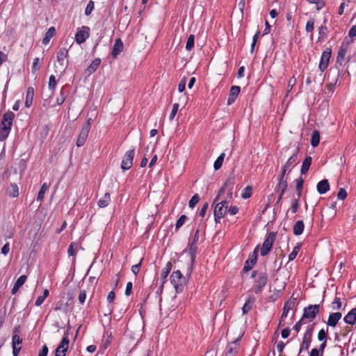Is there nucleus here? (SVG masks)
<instances>
[{
	"label": "nucleus",
	"instance_id": "nucleus-1",
	"mask_svg": "<svg viewBox=\"0 0 356 356\" xmlns=\"http://www.w3.org/2000/svg\"><path fill=\"white\" fill-rule=\"evenodd\" d=\"M68 56V49L65 47H62L57 53L56 58L58 65H55L56 72H59L60 75L64 74L66 67L68 65V60H67Z\"/></svg>",
	"mask_w": 356,
	"mask_h": 356
},
{
	"label": "nucleus",
	"instance_id": "nucleus-2",
	"mask_svg": "<svg viewBox=\"0 0 356 356\" xmlns=\"http://www.w3.org/2000/svg\"><path fill=\"white\" fill-rule=\"evenodd\" d=\"M228 201L227 200H222L215 203L214 218L216 223L220 222V219L222 218L227 211Z\"/></svg>",
	"mask_w": 356,
	"mask_h": 356
},
{
	"label": "nucleus",
	"instance_id": "nucleus-3",
	"mask_svg": "<svg viewBox=\"0 0 356 356\" xmlns=\"http://www.w3.org/2000/svg\"><path fill=\"white\" fill-rule=\"evenodd\" d=\"M170 282L177 293H181L184 289L185 279L179 270L174 271L170 275Z\"/></svg>",
	"mask_w": 356,
	"mask_h": 356
},
{
	"label": "nucleus",
	"instance_id": "nucleus-4",
	"mask_svg": "<svg viewBox=\"0 0 356 356\" xmlns=\"http://www.w3.org/2000/svg\"><path fill=\"white\" fill-rule=\"evenodd\" d=\"M319 312L318 305H311L304 309L302 318L305 321L310 322L315 318L316 314Z\"/></svg>",
	"mask_w": 356,
	"mask_h": 356
},
{
	"label": "nucleus",
	"instance_id": "nucleus-5",
	"mask_svg": "<svg viewBox=\"0 0 356 356\" xmlns=\"http://www.w3.org/2000/svg\"><path fill=\"white\" fill-rule=\"evenodd\" d=\"M275 232H270L267 236L266 238L265 239L262 247L261 248V256H266L268 254V253L271 250L272 245L275 241Z\"/></svg>",
	"mask_w": 356,
	"mask_h": 356
},
{
	"label": "nucleus",
	"instance_id": "nucleus-6",
	"mask_svg": "<svg viewBox=\"0 0 356 356\" xmlns=\"http://www.w3.org/2000/svg\"><path fill=\"white\" fill-rule=\"evenodd\" d=\"M134 149L127 151L124 155L121 163V169L123 171L130 169L133 165V160L134 158Z\"/></svg>",
	"mask_w": 356,
	"mask_h": 356
},
{
	"label": "nucleus",
	"instance_id": "nucleus-7",
	"mask_svg": "<svg viewBox=\"0 0 356 356\" xmlns=\"http://www.w3.org/2000/svg\"><path fill=\"white\" fill-rule=\"evenodd\" d=\"M314 325H309L303 337L302 342L300 346L299 353H300L303 350H307L310 346V343L312 341V337L313 334Z\"/></svg>",
	"mask_w": 356,
	"mask_h": 356
},
{
	"label": "nucleus",
	"instance_id": "nucleus-8",
	"mask_svg": "<svg viewBox=\"0 0 356 356\" xmlns=\"http://www.w3.org/2000/svg\"><path fill=\"white\" fill-rule=\"evenodd\" d=\"M348 45H349L348 42H342L341 45L339 49L337 57V62H336L337 66H338V65L342 66L343 65V63L345 62V56L348 51Z\"/></svg>",
	"mask_w": 356,
	"mask_h": 356
},
{
	"label": "nucleus",
	"instance_id": "nucleus-9",
	"mask_svg": "<svg viewBox=\"0 0 356 356\" xmlns=\"http://www.w3.org/2000/svg\"><path fill=\"white\" fill-rule=\"evenodd\" d=\"M69 342L67 334H66L59 346L56 348L55 356H65V353L68 349Z\"/></svg>",
	"mask_w": 356,
	"mask_h": 356
},
{
	"label": "nucleus",
	"instance_id": "nucleus-10",
	"mask_svg": "<svg viewBox=\"0 0 356 356\" xmlns=\"http://www.w3.org/2000/svg\"><path fill=\"white\" fill-rule=\"evenodd\" d=\"M331 57V49H327L325 50L321 56V61L318 65V68L321 72H323L327 67L330 59Z\"/></svg>",
	"mask_w": 356,
	"mask_h": 356
},
{
	"label": "nucleus",
	"instance_id": "nucleus-11",
	"mask_svg": "<svg viewBox=\"0 0 356 356\" xmlns=\"http://www.w3.org/2000/svg\"><path fill=\"white\" fill-rule=\"evenodd\" d=\"M199 241V229H197L193 237V240L192 243L190 244V248L188 249V252L191 256V265H193L195 259V253L197 250V246L195 245L196 243Z\"/></svg>",
	"mask_w": 356,
	"mask_h": 356
},
{
	"label": "nucleus",
	"instance_id": "nucleus-12",
	"mask_svg": "<svg viewBox=\"0 0 356 356\" xmlns=\"http://www.w3.org/2000/svg\"><path fill=\"white\" fill-rule=\"evenodd\" d=\"M90 29L88 26H83L81 30H79L76 34L75 40L79 44L84 42L89 37Z\"/></svg>",
	"mask_w": 356,
	"mask_h": 356
},
{
	"label": "nucleus",
	"instance_id": "nucleus-13",
	"mask_svg": "<svg viewBox=\"0 0 356 356\" xmlns=\"http://www.w3.org/2000/svg\"><path fill=\"white\" fill-rule=\"evenodd\" d=\"M15 117V114L13 112H7L6 113L1 121V127L3 128H6V129H10L13 118Z\"/></svg>",
	"mask_w": 356,
	"mask_h": 356
},
{
	"label": "nucleus",
	"instance_id": "nucleus-14",
	"mask_svg": "<svg viewBox=\"0 0 356 356\" xmlns=\"http://www.w3.org/2000/svg\"><path fill=\"white\" fill-rule=\"evenodd\" d=\"M257 249H255L252 254L249 256V258L245 261L243 267V271L248 272L252 268L253 266L255 264L257 261Z\"/></svg>",
	"mask_w": 356,
	"mask_h": 356
},
{
	"label": "nucleus",
	"instance_id": "nucleus-15",
	"mask_svg": "<svg viewBox=\"0 0 356 356\" xmlns=\"http://www.w3.org/2000/svg\"><path fill=\"white\" fill-rule=\"evenodd\" d=\"M89 131H90V130L88 129V125L86 127H82L81 132L79 135V137H78L77 141H76V145L78 147H81L85 144L86 140L88 138Z\"/></svg>",
	"mask_w": 356,
	"mask_h": 356
},
{
	"label": "nucleus",
	"instance_id": "nucleus-16",
	"mask_svg": "<svg viewBox=\"0 0 356 356\" xmlns=\"http://www.w3.org/2000/svg\"><path fill=\"white\" fill-rule=\"evenodd\" d=\"M240 90H241V88L239 86H232L230 91H229V97L227 99V105H231L235 102L237 96L238 95V94L240 92Z\"/></svg>",
	"mask_w": 356,
	"mask_h": 356
},
{
	"label": "nucleus",
	"instance_id": "nucleus-17",
	"mask_svg": "<svg viewBox=\"0 0 356 356\" xmlns=\"http://www.w3.org/2000/svg\"><path fill=\"white\" fill-rule=\"evenodd\" d=\"M316 190L319 194H325L330 190V184L327 179H323L317 184Z\"/></svg>",
	"mask_w": 356,
	"mask_h": 356
},
{
	"label": "nucleus",
	"instance_id": "nucleus-18",
	"mask_svg": "<svg viewBox=\"0 0 356 356\" xmlns=\"http://www.w3.org/2000/svg\"><path fill=\"white\" fill-rule=\"evenodd\" d=\"M342 315L340 312H334L330 314L327 325L331 327H335L338 323L339 321L341 319Z\"/></svg>",
	"mask_w": 356,
	"mask_h": 356
},
{
	"label": "nucleus",
	"instance_id": "nucleus-19",
	"mask_svg": "<svg viewBox=\"0 0 356 356\" xmlns=\"http://www.w3.org/2000/svg\"><path fill=\"white\" fill-rule=\"evenodd\" d=\"M100 63V58H97L94 59L91 64L86 70V74H87V76H90L92 73H94L97 70V67L99 66Z\"/></svg>",
	"mask_w": 356,
	"mask_h": 356
},
{
	"label": "nucleus",
	"instance_id": "nucleus-20",
	"mask_svg": "<svg viewBox=\"0 0 356 356\" xmlns=\"http://www.w3.org/2000/svg\"><path fill=\"white\" fill-rule=\"evenodd\" d=\"M343 320L347 324L354 325L356 323V308L351 309Z\"/></svg>",
	"mask_w": 356,
	"mask_h": 356
},
{
	"label": "nucleus",
	"instance_id": "nucleus-21",
	"mask_svg": "<svg viewBox=\"0 0 356 356\" xmlns=\"http://www.w3.org/2000/svg\"><path fill=\"white\" fill-rule=\"evenodd\" d=\"M232 177H229L226 181L225 182V184H223V186H222V188L220 189V191H218V195L216 196V197L215 198L214 201H213V204L218 202L219 200V198H220V196L223 194L225 193V191L226 190L228 189L229 188V186L232 185Z\"/></svg>",
	"mask_w": 356,
	"mask_h": 356
},
{
	"label": "nucleus",
	"instance_id": "nucleus-22",
	"mask_svg": "<svg viewBox=\"0 0 356 356\" xmlns=\"http://www.w3.org/2000/svg\"><path fill=\"white\" fill-rule=\"evenodd\" d=\"M123 49V44L120 39H117L115 42L114 46L112 50V56L116 57Z\"/></svg>",
	"mask_w": 356,
	"mask_h": 356
},
{
	"label": "nucleus",
	"instance_id": "nucleus-23",
	"mask_svg": "<svg viewBox=\"0 0 356 356\" xmlns=\"http://www.w3.org/2000/svg\"><path fill=\"white\" fill-rule=\"evenodd\" d=\"M171 268H172L171 262H168L166 264V266L163 268L161 273V279L162 280V286L166 282L167 277H168V274L170 273Z\"/></svg>",
	"mask_w": 356,
	"mask_h": 356
},
{
	"label": "nucleus",
	"instance_id": "nucleus-24",
	"mask_svg": "<svg viewBox=\"0 0 356 356\" xmlns=\"http://www.w3.org/2000/svg\"><path fill=\"white\" fill-rule=\"evenodd\" d=\"M111 201V196L109 193H106L104 196L99 200L97 202V205L100 208H104L108 205Z\"/></svg>",
	"mask_w": 356,
	"mask_h": 356
},
{
	"label": "nucleus",
	"instance_id": "nucleus-25",
	"mask_svg": "<svg viewBox=\"0 0 356 356\" xmlns=\"http://www.w3.org/2000/svg\"><path fill=\"white\" fill-rule=\"evenodd\" d=\"M236 343L237 341H233L227 346V352L225 356H235L236 355Z\"/></svg>",
	"mask_w": 356,
	"mask_h": 356
},
{
	"label": "nucleus",
	"instance_id": "nucleus-26",
	"mask_svg": "<svg viewBox=\"0 0 356 356\" xmlns=\"http://www.w3.org/2000/svg\"><path fill=\"white\" fill-rule=\"evenodd\" d=\"M304 222L302 220H298L293 228V234L296 236L300 235L304 230Z\"/></svg>",
	"mask_w": 356,
	"mask_h": 356
},
{
	"label": "nucleus",
	"instance_id": "nucleus-27",
	"mask_svg": "<svg viewBox=\"0 0 356 356\" xmlns=\"http://www.w3.org/2000/svg\"><path fill=\"white\" fill-rule=\"evenodd\" d=\"M312 158L311 156H307L305 159L302 162V165L301 167V174H306L312 164Z\"/></svg>",
	"mask_w": 356,
	"mask_h": 356
},
{
	"label": "nucleus",
	"instance_id": "nucleus-28",
	"mask_svg": "<svg viewBox=\"0 0 356 356\" xmlns=\"http://www.w3.org/2000/svg\"><path fill=\"white\" fill-rule=\"evenodd\" d=\"M56 33V29L54 27H50L47 31L45 33V35L42 40V43L44 44H47L51 38L55 35Z\"/></svg>",
	"mask_w": 356,
	"mask_h": 356
},
{
	"label": "nucleus",
	"instance_id": "nucleus-29",
	"mask_svg": "<svg viewBox=\"0 0 356 356\" xmlns=\"http://www.w3.org/2000/svg\"><path fill=\"white\" fill-rule=\"evenodd\" d=\"M254 302V297H249L246 300V301H245V304H244V305H243V307L242 308V311H243V314H246L251 309Z\"/></svg>",
	"mask_w": 356,
	"mask_h": 356
},
{
	"label": "nucleus",
	"instance_id": "nucleus-30",
	"mask_svg": "<svg viewBox=\"0 0 356 356\" xmlns=\"http://www.w3.org/2000/svg\"><path fill=\"white\" fill-rule=\"evenodd\" d=\"M34 95V90L32 87H29L26 92V97L25 101V105L26 107H29L33 102Z\"/></svg>",
	"mask_w": 356,
	"mask_h": 356
},
{
	"label": "nucleus",
	"instance_id": "nucleus-31",
	"mask_svg": "<svg viewBox=\"0 0 356 356\" xmlns=\"http://www.w3.org/2000/svg\"><path fill=\"white\" fill-rule=\"evenodd\" d=\"M267 281H268L267 274L266 273H261L259 274L258 278L256 280L255 284L259 286H261V287H264L266 284Z\"/></svg>",
	"mask_w": 356,
	"mask_h": 356
},
{
	"label": "nucleus",
	"instance_id": "nucleus-32",
	"mask_svg": "<svg viewBox=\"0 0 356 356\" xmlns=\"http://www.w3.org/2000/svg\"><path fill=\"white\" fill-rule=\"evenodd\" d=\"M8 193L10 197H17L19 195V189L17 184H11L8 188Z\"/></svg>",
	"mask_w": 356,
	"mask_h": 356
},
{
	"label": "nucleus",
	"instance_id": "nucleus-33",
	"mask_svg": "<svg viewBox=\"0 0 356 356\" xmlns=\"http://www.w3.org/2000/svg\"><path fill=\"white\" fill-rule=\"evenodd\" d=\"M320 142V134L317 130L312 132L311 145L314 147L318 145Z\"/></svg>",
	"mask_w": 356,
	"mask_h": 356
},
{
	"label": "nucleus",
	"instance_id": "nucleus-34",
	"mask_svg": "<svg viewBox=\"0 0 356 356\" xmlns=\"http://www.w3.org/2000/svg\"><path fill=\"white\" fill-rule=\"evenodd\" d=\"M298 153V149L297 148L296 152L293 154V155H291L289 157V159L287 160V161L283 166V167H284V168L288 169L294 162H296V161L297 159Z\"/></svg>",
	"mask_w": 356,
	"mask_h": 356
},
{
	"label": "nucleus",
	"instance_id": "nucleus-35",
	"mask_svg": "<svg viewBox=\"0 0 356 356\" xmlns=\"http://www.w3.org/2000/svg\"><path fill=\"white\" fill-rule=\"evenodd\" d=\"M298 302L296 298H291L284 303V307L289 310H291L298 305Z\"/></svg>",
	"mask_w": 356,
	"mask_h": 356
},
{
	"label": "nucleus",
	"instance_id": "nucleus-36",
	"mask_svg": "<svg viewBox=\"0 0 356 356\" xmlns=\"http://www.w3.org/2000/svg\"><path fill=\"white\" fill-rule=\"evenodd\" d=\"M225 154L222 153L215 161L214 164H213V168L216 170H218L221 168L223 161H224V159H225Z\"/></svg>",
	"mask_w": 356,
	"mask_h": 356
},
{
	"label": "nucleus",
	"instance_id": "nucleus-37",
	"mask_svg": "<svg viewBox=\"0 0 356 356\" xmlns=\"http://www.w3.org/2000/svg\"><path fill=\"white\" fill-rule=\"evenodd\" d=\"M49 188V186L46 184V183H44L40 189V191L38 194V197H37V200L38 201H42L43 200V198H44V193L45 192L47 191V190Z\"/></svg>",
	"mask_w": 356,
	"mask_h": 356
},
{
	"label": "nucleus",
	"instance_id": "nucleus-38",
	"mask_svg": "<svg viewBox=\"0 0 356 356\" xmlns=\"http://www.w3.org/2000/svg\"><path fill=\"white\" fill-rule=\"evenodd\" d=\"M288 184L287 181L286 179H279V183L277 184V190L280 192H282V193H284L286 188H287Z\"/></svg>",
	"mask_w": 356,
	"mask_h": 356
},
{
	"label": "nucleus",
	"instance_id": "nucleus-39",
	"mask_svg": "<svg viewBox=\"0 0 356 356\" xmlns=\"http://www.w3.org/2000/svg\"><path fill=\"white\" fill-rule=\"evenodd\" d=\"M296 191L298 193V198H300V197L301 195L302 187H303L304 180L302 178L300 177V178L297 179L296 180Z\"/></svg>",
	"mask_w": 356,
	"mask_h": 356
},
{
	"label": "nucleus",
	"instance_id": "nucleus-40",
	"mask_svg": "<svg viewBox=\"0 0 356 356\" xmlns=\"http://www.w3.org/2000/svg\"><path fill=\"white\" fill-rule=\"evenodd\" d=\"M22 343V339L18 334H13L12 337V346L13 347H19L18 346L21 345Z\"/></svg>",
	"mask_w": 356,
	"mask_h": 356
},
{
	"label": "nucleus",
	"instance_id": "nucleus-41",
	"mask_svg": "<svg viewBox=\"0 0 356 356\" xmlns=\"http://www.w3.org/2000/svg\"><path fill=\"white\" fill-rule=\"evenodd\" d=\"M77 248H78V244L76 243H75V242L71 243V244L70 245L68 250H67V253H68L69 256H74L76 253V250L77 249Z\"/></svg>",
	"mask_w": 356,
	"mask_h": 356
},
{
	"label": "nucleus",
	"instance_id": "nucleus-42",
	"mask_svg": "<svg viewBox=\"0 0 356 356\" xmlns=\"http://www.w3.org/2000/svg\"><path fill=\"white\" fill-rule=\"evenodd\" d=\"M194 40L195 36L193 35H190L188 38L187 42L186 44V49L188 51H191L194 47Z\"/></svg>",
	"mask_w": 356,
	"mask_h": 356
},
{
	"label": "nucleus",
	"instance_id": "nucleus-43",
	"mask_svg": "<svg viewBox=\"0 0 356 356\" xmlns=\"http://www.w3.org/2000/svg\"><path fill=\"white\" fill-rule=\"evenodd\" d=\"M234 187V177H232V185L229 186V188L227 189L228 193L227 195L226 200L228 201V202L233 199V190Z\"/></svg>",
	"mask_w": 356,
	"mask_h": 356
},
{
	"label": "nucleus",
	"instance_id": "nucleus-44",
	"mask_svg": "<svg viewBox=\"0 0 356 356\" xmlns=\"http://www.w3.org/2000/svg\"><path fill=\"white\" fill-rule=\"evenodd\" d=\"M56 86V80L54 75H51L49 79L48 86L49 88L54 92Z\"/></svg>",
	"mask_w": 356,
	"mask_h": 356
},
{
	"label": "nucleus",
	"instance_id": "nucleus-45",
	"mask_svg": "<svg viewBox=\"0 0 356 356\" xmlns=\"http://www.w3.org/2000/svg\"><path fill=\"white\" fill-rule=\"evenodd\" d=\"M54 310L55 311H63V312H67V305H65L63 301H58L55 305Z\"/></svg>",
	"mask_w": 356,
	"mask_h": 356
},
{
	"label": "nucleus",
	"instance_id": "nucleus-46",
	"mask_svg": "<svg viewBox=\"0 0 356 356\" xmlns=\"http://www.w3.org/2000/svg\"><path fill=\"white\" fill-rule=\"evenodd\" d=\"M200 200V197L197 194H195L192 197L191 199L190 200L189 202H188V206L189 207L191 208H193L197 204V202H199Z\"/></svg>",
	"mask_w": 356,
	"mask_h": 356
},
{
	"label": "nucleus",
	"instance_id": "nucleus-47",
	"mask_svg": "<svg viewBox=\"0 0 356 356\" xmlns=\"http://www.w3.org/2000/svg\"><path fill=\"white\" fill-rule=\"evenodd\" d=\"M251 195H252V188H251V186H247L243 190V191L241 194V197L243 199H248L251 196Z\"/></svg>",
	"mask_w": 356,
	"mask_h": 356
},
{
	"label": "nucleus",
	"instance_id": "nucleus-48",
	"mask_svg": "<svg viewBox=\"0 0 356 356\" xmlns=\"http://www.w3.org/2000/svg\"><path fill=\"white\" fill-rule=\"evenodd\" d=\"M178 109H179V104H177V103L174 104L172 106V109L171 113L169 116V120L170 121H172L175 118Z\"/></svg>",
	"mask_w": 356,
	"mask_h": 356
},
{
	"label": "nucleus",
	"instance_id": "nucleus-49",
	"mask_svg": "<svg viewBox=\"0 0 356 356\" xmlns=\"http://www.w3.org/2000/svg\"><path fill=\"white\" fill-rule=\"evenodd\" d=\"M187 217L185 215H182L179 217L176 222L175 229H179L185 222Z\"/></svg>",
	"mask_w": 356,
	"mask_h": 356
},
{
	"label": "nucleus",
	"instance_id": "nucleus-50",
	"mask_svg": "<svg viewBox=\"0 0 356 356\" xmlns=\"http://www.w3.org/2000/svg\"><path fill=\"white\" fill-rule=\"evenodd\" d=\"M299 250H300V246L299 245L295 246L293 248V251L289 255V261L293 260L296 257Z\"/></svg>",
	"mask_w": 356,
	"mask_h": 356
},
{
	"label": "nucleus",
	"instance_id": "nucleus-51",
	"mask_svg": "<svg viewBox=\"0 0 356 356\" xmlns=\"http://www.w3.org/2000/svg\"><path fill=\"white\" fill-rule=\"evenodd\" d=\"M307 323V321H305L302 318L295 324L293 329L298 332L302 325Z\"/></svg>",
	"mask_w": 356,
	"mask_h": 356
},
{
	"label": "nucleus",
	"instance_id": "nucleus-52",
	"mask_svg": "<svg viewBox=\"0 0 356 356\" xmlns=\"http://www.w3.org/2000/svg\"><path fill=\"white\" fill-rule=\"evenodd\" d=\"M10 129H6V128L1 127L0 131V141L4 140L8 136Z\"/></svg>",
	"mask_w": 356,
	"mask_h": 356
},
{
	"label": "nucleus",
	"instance_id": "nucleus-53",
	"mask_svg": "<svg viewBox=\"0 0 356 356\" xmlns=\"http://www.w3.org/2000/svg\"><path fill=\"white\" fill-rule=\"evenodd\" d=\"M186 79H187L186 77L184 76L181 79V81L179 83L178 90L180 92H182L185 90L186 84Z\"/></svg>",
	"mask_w": 356,
	"mask_h": 356
},
{
	"label": "nucleus",
	"instance_id": "nucleus-54",
	"mask_svg": "<svg viewBox=\"0 0 356 356\" xmlns=\"http://www.w3.org/2000/svg\"><path fill=\"white\" fill-rule=\"evenodd\" d=\"M94 9V2L92 1H90L86 8L85 15H89L92 13Z\"/></svg>",
	"mask_w": 356,
	"mask_h": 356
},
{
	"label": "nucleus",
	"instance_id": "nucleus-55",
	"mask_svg": "<svg viewBox=\"0 0 356 356\" xmlns=\"http://www.w3.org/2000/svg\"><path fill=\"white\" fill-rule=\"evenodd\" d=\"M27 277L25 275H21L16 281L15 284L17 286L21 287L26 281Z\"/></svg>",
	"mask_w": 356,
	"mask_h": 356
},
{
	"label": "nucleus",
	"instance_id": "nucleus-56",
	"mask_svg": "<svg viewBox=\"0 0 356 356\" xmlns=\"http://www.w3.org/2000/svg\"><path fill=\"white\" fill-rule=\"evenodd\" d=\"M327 339V332H325L323 329H321L318 334V339L321 341H326Z\"/></svg>",
	"mask_w": 356,
	"mask_h": 356
},
{
	"label": "nucleus",
	"instance_id": "nucleus-57",
	"mask_svg": "<svg viewBox=\"0 0 356 356\" xmlns=\"http://www.w3.org/2000/svg\"><path fill=\"white\" fill-rule=\"evenodd\" d=\"M314 19L308 20L306 24V27H305L307 32H312L314 30Z\"/></svg>",
	"mask_w": 356,
	"mask_h": 356
},
{
	"label": "nucleus",
	"instance_id": "nucleus-58",
	"mask_svg": "<svg viewBox=\"0 0 356 356\" xmlns=\"http://www.w3.org/2000/svg\"><path fill=\"white\" fill-rule=\"evenodd\" d=\"M78 299L80 304L83 305L85 302L86 299V293L85 290L80 291Z\"/></svg>",
	"mask_w": 356,
	"mask_h": 356
},
{
	"label": "nucleus",
	"instance_id": "nucleus-59",
	"mask_svg": "<svg viewBox=\"0 0 356 356\" xmlns=\"http://www.w3.org/2000/svg\"><path fill=\"white\" fill-rule=\"evenodd\" d=\"M346 196H347V193H346V190L343 188H340V190L339 191V192L337 193V198L339 200H343L344 199H346Z\"/></svg>",
	"mask_w": 356,
	"mask_h": 356
},
{
	"label": "nucleus",
	"instance_id": "nucleus-60",
	"mask_svg": "<svg viewBox=\"0 0 356 356\" xmlns=\"http://www.w3.org/2000/svg\"><path fill=\"white\" fill-rule=\"evenodd\" d=\"M309 3L317 4V9L320 10L324 6L325 3L322 0H307Z\"/></svg>",
	"mask_w": 356,
	"mask_h": 356
},
{
	"label": "nucleus",
	"instance_id": "nucleus-61",
	"mask_svg": "<svg viewBox=\"0 0 356 356\" xmlns=\"http://www.w3.org/2000/svg\"><path fill=\"white\" fill-rule=\"evenodd\" d=\"M143 259H140V262L131 267V271L134 275H137L140 270V268L142 264Z\"/></svg>",
	"mask_w": 356,
	"mask_h": 356
},
{
	"label": "nucleus",
	"instance_id": "nucleus-62",
	"mask_svg": "<svg viewBox=\"0 0 356 356\" xmlns=\"http://www.w3.org/2000/svg\"><path fill=\"white\" fill-rule=\"evenodd\" d=\"M296 83V79H295L294 76L291 77L289 80L288 86H287V88H288L287 93L289 92V91L292 90V88L295 86Z\"/></svg>",
	"mask_w": 356,
	"mask_h": 356
},
{
	"label": "nucleus",
	"instance_id": "nucleus-63",
	"mask_svg": "<svg viewBox=\"0 0 356 356\" xmlns=\"http://www.w3.org/2000/svg\"><path fill=\"white\" fill-rule=\"evenodd\" d=\"M132 287H133L132 282H129L126 286V289H125V292H124L125 296H129L131 294Z\"/></svg>",
	"mask_w": 356,
	"mask_h": 356
},
{
	"label": "nucleus",
	"instance_id": "nucleus-64",
	"mask_svg": "<svg viewBox=\"0 0 356 356\" xmlns=\"http://www.w3.org/2000/svg\"><path fill=\"white\" fill-rule=\"evenodd\" d=\"M65 95L63 93V90H61L60 96L57 97L56 102L58 105H61L65 100Z\"/></svg>",
	"mask_w": 356,
	"mask_h": 356
}]
</instances>
